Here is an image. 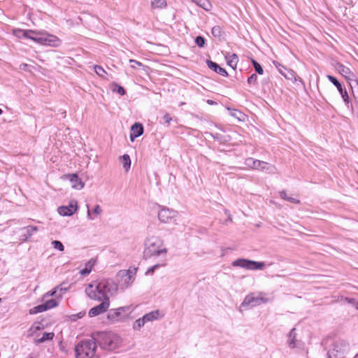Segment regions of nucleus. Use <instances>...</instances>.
<instances>
[{
  "instance_id": "1",
  "label": "nucleus",
  "mask_w": 358,
  "mask_h": 358,
  "mask_svg": "<svg viewBox=\"0 0 358 358\" xmlns=\"http://www.w3.org/2000/svg\"><path fill=\"white\" fill-rule=\"evenodd\" d=\"M117 290V287L112 281L103 280L99 282H93L85 288L87 295L93 300L103 301L109 300L110 296Z\"/></svg>"
},
{
  "instance_id": "2",
  "label": "nucleus",
  "mask_w": 358,
  "mask_h": 358,
  "mask_svg": "<svg viewBox=\"0 0 358 358\" xmlns=\"http://www.w3.org/2000/svg\"><path fill=\"white\" fill-rule=\"evenodd\" d=\"M13 34L18 38L31 39L39 44L51 47H58L61 44L60 40L55 36L43 34L30 29H15Z\"/></svg>"
},
{
  "instance_id": "3",
  "label": "nucleus",
  "mask_w": 358,
  "mask_h": 358,
  "mask_svg": "<svg viewBox=\"0 0 358 358\" xmlns=\"http://www.w3.org/2000/svg\"><path fill=\"white\" fill-rule=\"evenodd\" d=\"M96 345L101 349L113 351L118 349L122 343L121 337L111 331H101L93 334Z\"/></svg>"
},
{
  "instance_id": "4",
  "label": "nucleus",
  "mask_w": 358,
  "mask_h": 358,
  "mask_svg": "<svg viewBox=\"0 0 358 358\" xmlns=\"http://www.w3.org/2000/svg\"><path fill=\"white\" fill-rule=\"evenodd\" d=\"M167 249L165 248L164 241L159 236L148 237L144 243L143 257L148 259L154 256L161 255H166Z\"/></svg>"
},
{
  "instance_id": "5",
  "label": "nucleus",
  "mask_w": 358,
  "mask_h": 358,
  "mask_svg": "<svg viewBox=\"0 0 358 358\" xmlns=\"http://www.w3.org/2000/svg\"><path fill=\"white\" fill-rule=\"evenodd\" d=\"M96 343L94 336L92 338L80 341L75 348L76 358H92L95 355Z\"/></svg>"
},
{
  "instance_id": "6",
  "label": "nucleus",
  "mask_w": 358,
  "mask_h": 358,
  "mask_svg": "<svg viewBox=\"0 0 358 358\" xmlns=\"http://www.w3.org/2000/svg\"><path fill=\"white\" fill-rule=\"evenodd\" d=\"M245 164L248 168L259 170L261 171H266L271 174L275 173L277 171L275 166L271 165L264 161L255 159L252 157L247 158L245 161Z\"/></svg>"
},
{
  "instance_id": "7",
  "label": "nucleus",
  "mask_w": 358,
  "mask_h": 358,
  "mask_svg": "<svg viewBox=\"0 0 358 358\" xmlns=\"http://www.w3.org/2000/svg\"><path fill=\"white\" fill-rule=\"evenodd\" d=\"M136 273V268L120 271L117 273L119 287L122 289L127 288L134 282Z\"/></svg>"
},
{
  "instance_id": "8",
  "label": "nucleus",
  "mask_w": 358,
  "mask_h": 358,
  "mask_svg": "<svg viewBox=\"0 0 358 358\" xmlns=\"http://www.w3.org/2000/svg\"><path fill=\"white\" fill-rule=\"evenodd\" d=\"M231 265L234 267H241L247 270H263L264 262H255L247 259L240 258L234 260Z\"/></svg>"
},
{
  "instance_id": "9",
  "label": "nucleus",
  "mask_w": 358,
  "mask_h": 358,
  "mask_svg": "<svg viewBox=\"0 0 358 358\" xmlns=\"http://www.w3.org/2000/svg\"><path fill=\"white\" fill-rule=\"evenodd\" d=\"M264 294L262 292H259L257 296L254 293L248 294L242 302L241 306L253 308L267 303L268 299L263 296Z\"/></svg>"
},
{
  "instance_id": "10",
  "label": "nucleus",
  "mask_w": 358,
  "mask_h": 358,
  "mask_svg": "<svg viewBox=\"0 0 358 358\" xmlns=\"http://www.w3.org/2000/svg\"><path fill=\"white\" fill-rule=\"evenodd\" d=\"M109 306L110 300H104L103 301H101V303L98 306L92 308L88 313V315L90 317L97 316L101 313L106 312Z\"/></svg>"
},
{
  "instance_id": "11",
  "label": "nucleus",
  "mask_w": 358,
  "mask_h": 358,
  "mask_svg": "<svg viewBox=\"0 0 358 358\" xmlns=\"http://www.w3.org/2000/svg\"><path fill=\"white\" fill-rule=\"evenodd\" d=\"M176 216V211L166 208H162L158 213L159 220L164 223L170 222Z\"/></svg>"
},
{
  "instance_id": "12",
  "label": "nucleus",
  "mask_w": 358,
  "mask_h": 358,
  "mask_svg": "<svg viewBox=\"0 0 358 358\" xmlns=\"http://www.w3.org/2000/svg\"><path fill=\"white\" fill-rule=\"evenodd\" d=\"M287 345L292 349L300 348L303 346V343L301 341L296 339L295 328H292L288 334Z\"/></svg>"
},
{
  "instance_id": "13",
  "label": "nucleus",
  "mask_w": 358,
  "mask_h": 358,
  "mask_svg": "<svg viewBox=\"0 0 358 358\" xmlns=\"http://www.w3.org/2000/svg\"><path fill=\"white\" fill-rule=\"evenodd\" d=\"M77 210L76 203L71 202L67 206H60L58 208V213L62 216H70Z\"/></svg>"
},
{
  "instance_id": "14",
  "label": "nucleus",
  "mask_w": 358,
  "mask_h": 358,
  "mask_svg": "<svg viewBox=\"0 0 358 358\" xmlns=\"http://www.w3.org/2000/svg\"><path fill=\"white\" fill-rule=\"evenodd\" d=\"M66 178L70 181L71 187L76 189H81L84 187V182L76 174H69Z\"/></svg>"
},
{
  "instance_id": "15",
  "label": "nucleus",
  "mask_w": 358,
  "mask_h": 358,
  "mask_svg": "<svg viewBox=\"0 0 358 358\" xmlns=\"http://www.w3.org/2000/svg\"><path fill=\"white\" fill-rule=\"evenodd\" d=\"M337 71L343 76L348 81L354 80L355 75L349 68L342 64H337Z\"/></svg>"
},
{
  "instance_id": "16",
  "label": "nucleus",
  "mask_w": 358,
  "mask_h": 358,
  "mask_svg": "<svg viewBox=\"0 0 358 358\" xmlns=\"http://www.w3.org/2000/svg\"><path fill=\"white\" fill-rule=\"evenodd\" d=\"M143 134V127L142 124L136 122L134 124L131 126V133H130V139L131 141L141 136Z\"/></svg>"
},
{
  "instance_id": "17",
  "label": "nucleus",
  "mask_w": 358,
  "mask_h": 358,
  "mask_svg": "<svg viewBox=\"0 0 358 358\" xmlns=\"http://www.w3.org/2000/svg\"><path fill=\"white\" fill-rule=\"evenodd\" d=\"M206 63L208 67L210 69L213 70V71L216 72L217 73L224 77H227L228 76L227 71L224 69L222 68L217 63L210 60H207Z\"/></svg>"
},
{
  "instance_id": "18",
  "label": "nucleus",
  "mask_w": 358,
  "mask_h": 358,
  "mask_svg": "<svg viewBox=\"0 0 358 358\" xmlns=\"http://www.w3.org/2000/svg\"><path fill=\"white\" fill-rule=\"evenodd\" d=\"M126 307H120L117 309L110 310L108 314V318L113 322H117L120 320V315L125 311Z\"/></svg>"
},
{
  "instance_id": "19",
  "label": "nucleus",
  "mask_w": 358,
  "mask_h": 358,
  "mask_svg": "<svg viewBox=\"0 0 358 358\" xmlns=\"http://www.w3.org/2000/svg\"><path fill=\"white\" fill-rule=\"evenodd\" d=\"M224 57L227 60V64L233 69H235L238 62V57L237 55L235 53L231 54L230 52H227L224 55Z\"/></svg>"
},
{
  "instance_id": "20",
  "label": "nucleus",
  "mask_w": 358,
  "mask_h": 358,
  "mask_svg": "<svg viewBox=\"0 0 358 358\" xmlns=\"http://www.w3.org/2000/svg\"><path fill=\"white\" fill-rule=\"evenodd\" d=\"M322 344L327 347L329 344V345H333V348L332 349H329L327 351V358H334L336 357V354L334 352V350H335V343H334V341L333 338H328L327 339H325Z\"/></svg>"
},
{
  "instance_id": "21",
  "label": "nucleus",
  "mask_w": 358,
  "mask_h": 358,
  "mask_svg": "<svg viewBox=\"0 0 358 358\" xmlns=\"http://www.w3.org/2000/svg\"><path fill=\"white\" fill-rule=\"evenodd\" d=\"M159 311L158 310L151 311L145 315H143L142 317L144 320L145 322L147 323L148 322H152L154 320H157L159 318Z\"/></svg>"
},
{
  "instance_id": "22",
  "label": "nucleus",
  "mask_w": 358,
  "mask_h": 358,
  "mask_svg": "<svg viewBox=\"0 0 358 358\" xmlns=\"http://www.w3.org/2000/svg\"><path fill=\"white\" fill-rule=\"evenodd\" d=\"M337 90L340 92L341 96L346 105L349 103V96L345 88H343L341 84L337 80Z\"/></svg>"
},
{
  "instance_id": "23",
  "label": "nucleus",
  "mask_w": 358,
  "mask_h": 358,
  "mask_svg": "<svg viewBox=\"0 0 358 358\" xmlns=\"http://www.w3.org/2000/svg\"><path fill=\"white\" fill-rule=\"evenodd\" d=\"M206 10H210L212 8L211 3L207 0H192Z\"/></svg>"
},
{
  "instance_id": "24",
  "label": "nucleus",
  "mask_w": 358,
  "mask_h": 358,
  "mask_svg": "<svg viewBox=\"0 0 358 358\" xmlns=\"http://www.w3.org/2000/svg\"><path fill=\"white\" fill-rule=\"evenodd\" d=\"M54 336H55V334L53 332H50V333L45 332L43 334V336L41 338L36 340L35 341V343L36 344H39V343H42L45 341H52L53 339Z\"/></svg>"
},
{
  "instance_id": "25",
  "label": "nucleus",
  "mask_w": 358,
  "mask_h": 358,
  "mask_svg": "<svg viewBox=\"0 0 358 358\" xmlns=\"http://www.w3.org/2000/svg\"><path fill=\"white\" fill-rule=\"evenodd\" d=\"M152 8H164L166 6V0H151Z\"/></svg>"
},
{
  "instance_id": "26",
  "label": "nucleus",
  "mask_w": 358,
  "mask_h": 358,
  "mask_svg": "<svg viewBox=\"0 0 358 358\" xmlns=\"http://www.w3.org/2000/svg\"><path fill=\"white\" fill-rule=\"evenodd\" d=\"M22 231H24L27 236L26 238L31 237L34 233L38 231V227L35 226H28L22 229Z\"/></svg>"
},
{
  "instance_id": "27",
  "label": "nucleus",
  "mask_w": 358,
  "mask_h": 358,
  "mask_svg": "<svg viewBox=\"0 0 358 358\" xmlns=\"http://www.w3.org/2000/svg\"><path fill=\"white\" fill-rule=\"evenodd\" d=\"M121 162L122 163L123 167L128 170L131 166V159L128 155L125 154L121 157Z\"/></svg>"
},
{
  "instance_id": "28",
  "label": "nucleus",
  "mask_w": 358,
  "mask_h": 358,
  "mask_svg": "<svg viewBox=\"0 0 358 358\" xmlns=\"http://www.w3.org/2000/svg\"><path fill=\"white\" fill-rule=\"evenodd\" d=\"M44 307H45V310L49 309L55 308L58 306V303L55 299H50L45 301V303H43Z\"/></svg>"
},
{
  "instance_id": "29",
  "label": "nucleus",
  "mask_w": 358,
  "mask_h": 358,
  "mask_svg": "<svg viewBox=\"0 0 358 358\" xmlns=\"http://www.w3.org/2000/svg\"><path fill=\"white\" fill-rule=\"evenodd\" d=\"M46 311L45 307H44L43 304H41L38 306H36L29 310V314L31 315H35L39 313H42Z\"/></svg>"
},
{
  "instance_id": "30",
  "label": "nucleus",
  "mask_w": 358,
  "mask_h": 358,
  "mask_svg": "<svg viewBox=\"0 0 358 358\" xmlns=\"http://www.w3.org/2000/svg\"><path fill=\"white\" fill-rule=\"evenodd\" d=\"M43 329V326L41 325L38 322H34L31 327L29 329V332L30 333V335L31 336L33 334L36 333L38 331H40Z\"/></svg>"
},
{
  "instance_id": "31",
  "label": "nucleus",
  "mask_w": 358,
  "mask_h": 358,
  "mask_svg": "<svg viewBox=\"0 0 358 358\" xmlns=\"http://www.w3.org/2000/svg\"><path fill=\"white\" fill-rule=\"evenodd\" d=\"M339 352H342V354H345L349 350V344L348 343L345 342V341H339Z\"/></svg>"
},
{
  "instance_id": "32",
  "label": "nucleus",
  "mask_w": 358,
  "mask_h": 358,
  "mask_svg": "<svg viewBox=\"0 0 358 358\" xmlns=\"http://www.w3.org/2000/svg\"><path fill=\"white\" fill-rule=\"evenodd\" d=\"M94 71L95 73L100 77L101 78H105V76L107 75V73L106 71L103 69V67H101V66H99V65H94Z\"/></svg>"
},
{
  "instance_id": "33",
  "label": "nucleus",
  "mask_w": 358,
  "mask_h": 358,
  "mask_svg": "<svg viewBox=\"0 0 358 358\" xmlns=\"http://www.w3.org/2000/svg\"><path fill=\"white\" fill-rule=\"evenodd\" d=\"M92 266H93V264L92 263V262L91 261L88 262L87 264H86L85 268L80 270V273L82 275H88L91 272Z\"/></svg>"
},
{
  "instance_id": "34",
  "label": "nucleus",
  "mask_w": 358,
  "mask_h": 358,
  "mask_svg": "<svg viewBox=\"0 0 358 358\" xmlns=\"http://www.w3.org/2000/svg\"><path fill=\"white\" fill-rule=\"evenodd\" d=\"M145 324L144 320L143 319V317H141V318H138V320H136L134 324V329L135 330H138V329H140L141 327H142L143 326H144Z\"/></svg>"
},
{
  "instance_id": "35",
  "label": "nucleus",
  "mask_w": 358,
  "mask_h": 358,
  "mask_svg": "<svg viewBox=\"0 0 358 358\" xmlns=\"http://www.w3.org/2000/svg\"><path fill=\"white\" fill-rule=\"evenodd\" d=\"M211 32L215 37H220L222 31L220 27L215 26L212 28Z\"/></svg>"
},
{
  "instance_id": "36",
  "label": "nucleus",
  "mask_w": 358,
  "mask_h": 358,
  "mask_svg": "<svg viewBox=\"0 0 358 358\" xmlns=\"http://www.w3.org/2000/svg\"><path fill=\"white\" fill-rule=\"evenodd\" d=\"M52 245L55 249L58 250L59 251H64V247L63 244L59 241H53L52 242Z\"/></svg>"
},
{
  "instance_id": "37",
  "label": "nucleus",
  "mask_w": 358,
  "mask_h": 358,
  "mask_svg": "<svg viewBox=\"0 0 358 358\" xmlns=\"http://www.w3.org/2000/svg\"><path fill=\"white\" fill-rule=\"evenodd\" d=\"M252 62L255 69V71L259 74L262 75L264 73V70L261 65L254 59L252 61Z\"/></svg>"
},
{
  "instance_id": "38",
  "label": "nucleus",
  "mask_w": 358,
  "mask_h": 358,
  "mask_svg": "<svg viewBox=\"0 0 358 358\" xmlns=\"http://www.w3.org/2000/svg\"><path fill=\"white\" fill-rule=\"evenodd\" d=\"M340 301H346L349 303H352L355 308L358 310V302H355V299H348V298H343V296H337V302Z\"/></svg>"
},
{
  "instance_id": "39",
  "label": "nucleus",
  "mask_w": 358,
  "mask_h": 358,
  "mask_svg": "<svg viewBox=\"0 0 358 358\" xmlns=\"http://www.w3.org/2000/svg\"><path fill=\"white\" fill-rule=\"evenodd\" d=\"M59 288V287H56L52 290L46 292L43 296V299H46L48 296H57V293L58 292Z\"/></svg>"
},
{
  "instance_id": "40",
  "label": "nucleus",
  "mask_w": 358,
  "mask_h": 358,
  "mask_svg": "<svg viewBox=\"0 0 358 358\" xmlns=\"http://www.w3.org/2000/svg\"><path fill=\"white\" fill-rule=\"evenodd\" d=\"M166 266V263H163L162 264H157L151 267H150L147 272H146V274H152L153 273V272L158 268H159L160 266Z\"/></svg>"
},
{
  "instance_id": "41",
  "label": "nucleus",
  "mask_w": 358,
  "mask_h": 358,
  "mask_svg": "<svg viewBox=\"0 0 358 358\" xmlns=\"http://www.w3.org/2000/svg\"><path fill=\"white\" fill-rule=\"evenodd\" d=\"M205 42H206V40L202 36H197L196 38H195V43L196 44L200 47V48H202L205 45Z\"/></svg>"
},
{
  "instance_id": "42",
  "label": "nucleus",
  "mask_w": 358,
  "mask_h": 358,
  "mask_svg": "<svg viewBox=\"0 0 358 358\" xmlns=\"http://www.w3.org/2000/svg\"><path fill=\"white\" fill-rule=\"evenodd\" d=\"M129 63L131 64V67L133 69H136L138 67L143 66V64L138 61H136L135 59H129Z\"/></svg>"
},
{
  "instance_id": "43",
  "label": "nucleus",
  "mask_w": 358,
  "mask_h": 358,
  "mask_svg": "<svg viewBox=\"0 0 358 358\" xmlns=\"http://www.w3.org/2000/svg\"><path fill=\"white\" fill-rule=\"evenodd\" d=\"M257 80V76L255 73H253L248 78V83L250 85H256Z\"/></svg>"
},
{
  "instance_id": "44",
  "label": "nucleus",
  "mask_w": 358,
  "mask_h": 358,
  "mask_svg": "<svg viewBox=\"0 0 358 358\" xmlns=\"http://www.w3.org/2000/svg\"><path fill=\"white\" fill-rule=\"evenodd\" d=\"M212 136L214 139H216L222 143H224L227 141V139L225 138V137L220 134H212Z\"/></svg>"
},
{
  "instance_id": "45",
  "label": "nucleus",
  "mask_w": 358,
  "mask_h": 358,
  "mask_svg": "<svg viewBox=\"0 0 358 358\" xmlns=\"http://www.w3.org/2000/svg\"><path fill=\"white\" fill-rule=\"evenodd\" d=\"M163 120H164L165 123L169 124L171 122V121L172 120V117L170 116L169 114L166 113L163 116Z\"/></svg>"
},
{
  "instance_id": "46",
  "label": "nucleus",
  "mask_w": 358,
  "mask_h": 358,
  "mask_svg": "<svg viewBox=\"0 0 358 358\" xmlns=\"http://www.w3.org/2000/svg\"><path fill=\"white\" fill-rule=\"evenodd\" d=\"M85 312H83V313L80 312L78 314L73 315L71 316L72 317V320H76L77 319L82 318L85 315Z\"/></svg>"
},
{
  "instance_id": "47",
  "label": "nucleus",
  "mask_w": 358,
  "mask_h": 358,
  "mask_svg": "<svg viewBox=\"0 0 358 358\" xmlns=\"http://www.w3.org/2000/svg\"><path fill=\"white\" fill-rule=\"evenodd\" d=\"M279 194H280V198L284 199V200H285V201H287L288 197H289L287 196V194L286 191H285V190H282V191L280 192Z\"/></svg>"
},
{
  "instance_id": "48",
  "label": "nucleus",
  "mask_w": 358,
  "mask_h": 358,
  "mask_svg": "<svg viewBox=\"0 0 358 358\" xmlns=\"http://www.w3.org/2000/svg\"><path fill=\"white\" fill-rule=\"evenodd\" d=\"M101 211H102V210H101V207L99 206V205H96L93 210L94 213L96 215L101 214Z\"/></svg>"
},
{
  "instance_id": "49",
  "label": "nucleus",
  "mask_w": 358,
  "mask_h": 358,
  "mask_svg": "<svg viewBox=\"0 0 358 358\" xmlns=\"http://www.w3.org/2000/svg\"><path fill=\"white\" fill-rule=\"evenodd\" d=\"M58 287H59L58 292H59V296L61 297L63 293L66 291H67V288L62 287V285H60Z\"/></svg>"
},
{
  "instance_id": "50",
  "label": "nucleus",
  "mask_w": 358,
  "mask_h": 358,
  "mask_svg": "<svg viewBox=\"0 0 358 358\" xmlns=\"http://www.w3.org/2000/svg\"><path fill=\"white\" fill-rule=\"evenodd\" d=\"M287 201H289L291 203H300V201L299 199L293 198L292 196H289Z\"/></svg>"
},
{
  "instance_id": "51",
  "label": "nucleus",
  "mask_w": 358,
  "mask_h": 358,
  "mask_svg": "<svg viewBox=\"0 0 358 358\" xmlns=\"http://www.w3.org/2000/svg\"><path fill=\"white\" fill-rule=\"evenodd\" d=\"M327 77L334 84V85L336 86V77L330 76V75H327Z\"/></svg>"
},
{
  "instance_id": "52",
  "label": "nucleus",
  "mask_w": 358,
  "mask_h": 358,
  "mask_svg": "<svg viewBox=\"0 0 358 358\" xmlns=\"http://www.w3.org/2000/svg\"><path fill=\"white\" fill-rule=\"evenodd\" d=\"M279 66H280V68H278V71H279V72H280L282 75H283L285 77H287V75H286V74L285 73V72L283 71V69L286 70V69H285L284 66H280V65H279Z\"/></svg>"
},
{
  "instance_id": "53",
  "label": "nucleus",
  "mask_w": 358,
  "mask_h": 358,
  "mask_svg": "<svg viewBox=\"0 0 358 358\" xmlns=\"http://www.w3.org/2000/svg\"><path fill=\"white\" fill-rule=\"evenodd\" d=\"M117 92L121 95H124L125 94V90L122 87L120 86L118 87Z\"/></svg>"
},
{
  "instance_id": "54",
  "label": "nucleus",
  "mask_w": 358,
  "mask_h": 358,
  "mask_svg": "<svg viewBox=\"0 0 358 358\" xmlns=\"http://www.w3.org/2000/svg\"><path fill=\"white\" fill-rule=\"evenodd\" d=\"M237 113H238L240 115H243L242 113L238 110H234V113H231L232 116L237 117L238 119L241 120V117L237 116Z\"/></svg>"
},
{
  "instance_id": "55",
  "label": "nucleus",
  "mask_w": 358,
  "mask_h": 358,
  "mask_svg": "<svg viewBox=\"0 0 358 358\" xmlns=\"http://www.w3.org/2000/svg\"><path fill=\"white\" fill-rule=\"evenodd\" d=\"M87 217H88L89 219H90V220H93V218H92V216H91V213H90V210H89V209H88V210H87Z\"/></svg>"
},
{
  "instance_id": "56",
  "label": "nucleus",
  "mask_w": 358,
  "mask_h": 358,
  "mask_svg": "<svg viewBox=\"0 0 358 358\" xmlns=\"http://www.w3.org/2000/svg\"><path fill=\"white\" fill-rule=\"evenodd\" d=\"M207 103H208V104H210V105H212V104H213V103H214V101H212V100H208V101H207Z\"/></svg>"
},
{
  "instance_id": "57",
  "label": "nucleus",
  "mask_w": 358,
  "mask_h": 358,
  "mask_svg": "<svg viewBox=\"0 0 358 358\" xmlns=\"http://www.w3.org/2000/svg\"><path fill=\"white\" fill-rule=\"evenodd\" d=\"M3 111L0 108V115L2 114Z\"/></svg>"
},
{
  "instance_id": "58",
  "label": "nucleus",
  "mask_w": 358,
  "mask_h": 358,
  "mask_svg": "<svg viewBox=\"0 0 358 358\" xmlns=\"http://www.w3.org/2000/svg\"><path fill=\"white\" fill-rule=\"evenodd\" d=\"M1 301V299H0V301Z\"/></svg>"
},
{
  "instance_id": "59",
  "label": "nucleus",
  "mask_w": 358,
  "mask_h": 358,
  "mask_svg": "<svg viewBox=\"0 0 358 358\" xmlns=\"http://www.w3.org/2000/svg\"><path fill=\"white\" fill-rule=\"evenodd\" d=\"M29 358H32V357H29Z\"/></svg>"
}]
</instances>
